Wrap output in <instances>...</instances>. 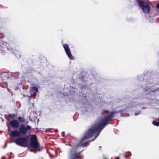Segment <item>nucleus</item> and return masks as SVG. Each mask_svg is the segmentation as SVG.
Instances as JSON below:
<instances>
[{"mask_svg": "<svg viewBox=\"0 0 159 159\" xmlns=\"http://www.w3.org/2000/svg\"><path fill=\"white\" fill-rule=\"evenodd\" d=\"M114 114L113 112H110L108 111H104L102 113L101 117L95 122L88 132L84 134V137L81 140L80 145L75 146L70 149L68 155L69 159H75L80 153L79 150L80 146L87 145L85 140L94 137L92 140L95 139L99 135L101 130L104 127L108 121L112 117Z\"/></svg>", "mask_w": 159, "mask_h": 159, "instance_id": "nucleus-1", "label": "nucleus"}, {"mask_svg": "<svg viewBox=\"0 0 159 159\" xmlns=\"http://www.w3.org/2000/svg\"><path fill=\"white\" fill-rule=\"evenodd\" d=\"M29 148H32L34 149L35 150V152L36 151H40L41 149L40 145L39 143L38 142L37 139L35 135H33L31 138V142L30 143L28 144V146Z\"/></svg>", "mask_w": 159, "mask_h": 159, "instance_id": "nucleus-2", "label": "nucleus"}, {"mask_svg": "<svg viewBox=\"0 0 159 159\" xmlns=\"http://www.w3.org/2000/svg\"><path fill=\"white\" fill-rule=\"evenodd\" d=\"M14 142L17 145L24 147L28 146V140L27 138L20 137L17 138Z\"/></svg>", "mask_w": 159, "mask_h": 159, "instance_id": "nucleus-3", "label": "nucleus"}, {"mask_svg": "<svg viewBox=\"0 0 159 159\" xmlns=\"http://www.w3.org/2000/svg\"><path fill=\"white\" fill-rule=\"evenodd\" d=\"M139 7L144 12L148 13L149 12L150 7L148 3L142 1H139Z\"/></svg>", "mask_w": 159, "mask_h": 159, "instance_id": "nucleus-4", "label": "nucleus"}, {"mask_svg": "<svg viewBox=\"0 0 159 159\" xmlns=\"http://www.w3.org/2000/svg\"><path fill=\"white\" fill-rule=\"evenodd\" d=\"M63 46L65 50L66 55L69 59H74V57L71 54L70 50L68 44H63Z\"/></svg>", "mask_w": 159, "mask_h": 159, "instance_id": "nucleus-5", "label": "nucleus"}, {"mask_svg": "<svg viewBox=\"0 0 159 159\" xmlns=\"http://www.w3.org/2000/svg\"><path fill=\"white\" fill-rule=\"evenodd\" d=\"M31 127L29 125L25 127L24 125L22 124L20 125L19 128L20 133L21 134H25L27 133V131L31 129Z\"/></svg>", "mask_w": 159, "mask_h": 159, "instance_id": "nucleus-6", "label": "nucleus"}, {"mask_svg": "<svg viewBox=\"0 0 159 159\" xmlns=\"http://www.w3.org/2000/svg\"><path fill=\"white\" fill-rule=\"evenodd\" d=\"M8 131L9 134L11 138L12 139L13 141L16 140L13 137H18L20 135V133L17 131H11L9 128H8Z\"/></svg>", "mask_w": 159, "mask_h": 159, "instance_id": "nucleus-7", "label": "nucleus"}, {"mask_svg": "<svg viewBox=\"0 0 159 159\" xmlns=\"http://www.w3.org/2000/svg\"><path fill=\"white\" fill-rule=\"evenodd\" d=\"M1 46L2 48H6L7 50H10L12 49L11 48L9 44L6 42L1 41L0 42Z\"/></svg>", "mask_w": 159, "mask_h": 159, "instance_id": "nucleus-8", "label": "nucleus"}, {"mask_svg": "<svg viewBox=\"0 0 159 159\" xmlns=\"http://www.w3.org/2000/svg\"><path fill=\"white\" fill-rule=\"evenodd\" d=\"M38 91V88L36 87H33L30 88V93L31 95L35 96Z\"/></svg>", "mask_w": 159, "mask_h": 159, "instance_id": "nucleus-9", "label": "nucleus"}, {"mask_svg": "<svg viewBox=\"0 0 159 159\" xmlns=\"http://www.w3.org/2000/svg\"><path fill=\"white\" fill-rule=\"evenodd\" d=\"M10 124L13 128H18L19 125V123L16 120H14L10 122Z\"/></svg>", "mask_w": 159, "mask_h": 159, "instance_id": "nucleus-10", "label": "nucleus"}, {"mask_svg": "<svg viewBox=\"0 0 159 159\" xmlns=\"http://www.w3.org/2000/svg\"><path fill=\"white\" fill-rule=\"evenodd\" d=\"M152 123L153 125L157 126H159V121L158 122H157L154 121L152 122Z\"/></svg>", "mask_w": 159, "mask_h": 159, "instance_id": "nucleus-11", "label": "nucleus"}, {"mask_svg": "<svg viewBox=\"0 0 159 159\" xmlns=\"http://www.w3.org/2000/svg\"><path fill=\"white\" fill-rule=\"evenodd\" d=\"M18 119L19 121L23 123L24 121V119L20 117H19Z\"/></svg>", "mask_w": 159, "mask_h": 159, "instance_id": "nucleus-12", "label": "nucleus"}, {"mask_svg": "<svg viewBox=\"0 0 159 159\" xmlns=\"http://www.w3.org/2000/svg\"><path fill=\"white\" fill-rule=\"evenodd\" d=\"M156 7L158 9H159V3L156 6Z\"/></svg>", "mask_w": 159, "mask_h": 159, "instance_id": "nucleus-13", "label": "nucleus"}, {"mask_svg": "<svg viewBox=\"0 0 159 159\" xmlns=\"http://www.w3.org/2000/svg\"><path fill=\"white\" fill-rule=\"evenodd\" d=\"M138 115V114H135V116H136V115Z\"/></svg>", "mask_w": 159, "mask_h": 159, "instance_id": "nucleus-14", "label": "nucleus"}]
</instances>
